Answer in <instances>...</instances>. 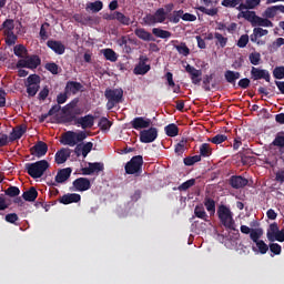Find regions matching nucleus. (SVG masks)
Segmentation results:
<instances>
[{
	"label": "nucleus",
	"mask_w": 284,
	"mask_h": 284,
	"mask_svg": "<svg viewBox=\"0 0 284 284\" xmlns=\"http://www.w3.org/2000/svg\"><path fill=\"white\" fill-rule=\"evenodd\" d=\"M134 36L144 42H154L155 39L153 34L146 31L144 28H138L134 30Z\"/></svg>",
	"instance_id": "nucleus-18"
},
{
	"label": "nucleus",
	"mask_w": 284,
	"mask_h": 284,
	"mask_svg": "<svg viewBox=\"0 0 284 284\" xmlns=\"http://www.w3.org/2000/svg\"><path fill=\"white\" fill-rule=\"evenodd\" d=\"M214 77H215V73L204 75V78H203L204 91H206V92L211 91L210 83L212 82V80H214Z\"/></svg>",
	"instance_id": "nucleus-49"
},
{
	"label": "nucleus",
	"mask_w": 284,
	"mask_h": 284,
	"mask_svg": "<svg viewBox=\"0 0 284 284\" xmlns=\"http://www.w3.org/2000/svg\"><path fill=\"white\" fill-rule=\"evenodd\" d=\"M50 28V23L45 22L41 26L39 30V37H41L42 41H47L49 39L48 29Z\"/></svg>",
	"instance_id": "nucleus-52"
},
{
	"label": "nucleus",
	"mask_w": 284,
	"mask_h": 284,
	"mask_svg": "<svg viewBox=\"0 0 284 284\" xmlns=\"http://www.w3.org/2000/svg\"><path fill=\"white\" fill-rule=\"evenodd\" d=\"M273 77L276 80H283L284 79V67H275L273 70Z\"/></svg>",
	"instance_id": "nucleus-62"
},
{
	"label": "nucleus",
	"mask_w": 284,
	"mask_h": 284,
	"mask_svg": "<svg viewBox=\"0 0 284 284\" xmlns=\"http://www.w3.org/2000/svg\"><path fill=\"white\" fill-rule=\"evenodd\" d=\"M91 181L88 178H78L72 182V186L70 187V191L72 192H84L88 190H91Z\"/></svg>",
	"instance_id": "nucleus-7"
},
{
	"label": "nucleus",
	"mask_w": 284,
	"mask_h": 284,
	"mask_svg": "<svg viewBox=\"0 0 284 284\" xmlns=\"http://www.w3.org/2000/svg\"><path fill=\"white\" fill-rule=\"evenodd\" d=\"M81 200H82V196L79 193H67V194H63L59 201L63 205H70L73 203H79L81 202Z\"/></svg>",
	"instance_id": "nucleus-16"
},
{
	"label": "nucleus",
	"mask_w": 284,
	"mask_h": 284,
	"mask_svg": "<svg viewBox=\"0 0 284 284\" xmlns=\"http://www.w3.org/2000/svg\"><path fill=\"white\" fill-rule=\"evenodd\" d=\"M158 138V129L150 128L149 130L140 131V142L143 144L153 143Z\"/></svg>",
	"instance_id": "nucleus-9"
},
{
	"label": "nucleus",
	"mask_w": 284,
	"mask_h": 284,
	"mask_svg": "<svg viewBox=\"0 0 284 284\" xmlns=\"http://www.w3.org/2000/svg\"><path fill=\"white\" fill-rule=\"evenodd\" d=\"M276 16H277V10H276V7L274 6L265 9V12L263 14V17H265L266 19H273Z\"/></svg>",
	"instance_id": "nucleus-63"
},
{
	"label": "nucleus",
	"mask_w": 284,
	"mask_h": 284,
	"mask_svg": "<svg viewBox=\"0 0 284 284\" xmlns=\"http://www.w3.org/2000/svg\"><path fill=\"white\" fill-rule=\"evenodd\" d=\"M73 170L71 168L62 169L55 174V183H65L72 175Z\"/></svg>",
	"instance_id": "nucleus-19"
},
{
	"label": "nucleus",
	"mask_w": 284,
	"mask_h": 284,
	"mask_svg": "<svg viewBox=\"0 0 284 284\" xmlns=\"http://www.w3.org/2000/svg\"><path fill=\"white\" fill-rule=\"evenodd\" d=\"M104 55V58L111 62H116L118 61V54L116 52L113 51V49L111 48H106V49H103L101 51Z\"/></svg>",
	"instance_id": "nucleus-37"
},
{
	"label": "nucleus",
	"mask_w": 284,
	"mask_h": 284,
	"mask_svg": "<svg viewBox=\"0 0 284 284\" xmlns=\"http://www.w3.org/2000/svg\"><path fill=\"white\" fill-rule=\"evenodd\" d=\"M143 155H134L130 162L125 163L124 171L126 175H140L143 173Z\"/></svg>",
	"instance_id": "nucleus-4"
},
{
	"label": "nucleus",
	"mask_w": 284,
	"mask_h": 284,
	"mask_svg": "<svg viewBox=\"0 0 284 284\" xmlns=\"http://www.w3.org/2000/svg\"><path fill=\"white\" fill-rule=\"evenodd\" d=\"M61 143L63 145L75 146L78 144L75 131H67L62 136Z\"/></svg>",
	"instance_id": "nucleus-21"
},
{
	"label": "nucleus",
	"mask_w": 284,
	"mask_h": 284,
	"mask_svg": "<svg viewBox=\"0 0 284 284\" xmlns=\"http://www.w3.org/2000/svg\"><path fill=\"white\" fill-rule=\"evenodd\" d=\"M93 150V143L92 142H87L85 144L81 143V152H82V158H87L88 154H90Z\"/></svg>",
	"instance_id": "nucleus-56"
},
{
	"label": "nucleus",
	"mask_w": 284,
	"mask_h": 284,
	"mask_svg": "<svg viewBox=\"0 0 284 284\" xmlns=\"http://www.w3.org/2000/svg\"><path fill=\"white\" fill-rule=\"evenodd\" d=\"M164 131H165L166 136H170V138L179 136V134H180L179 125H176L174 123L168 124L164 128Z\"/></svg>",
	"instance_id": "nucleus-30"
},
{
	"label": "nucleus",
	"mask_w": 284,
	"mask_h": 284,
	"mask_svg": "<svg viewBox=\"0 0 284 284\" xmlns=\"http://www.w3.org/2000/svg\"><path fill=\"white\" fill-rule=\"evenodd\" d=\"M174 48H175V50L178 51V53L180 55H183V57H189L190 55L191 50H190V48L187 47L186 43L182 42L179 45H175Z\"/></svg>",
	"instance_id": "nucleus-41"
},
{
	"label": "nucleus",
	"mask_w": 284,
	"mask_h": 284,
	"mask_svg": "<svg viewBox=\"0 0 284 284\" xmlns=\"http://www.w3.org/2000/svg\"><path fill=\"white\" fill-rule=\"evenodd\" d=\"M263 236V230L262 229H253L250 233V240L254 243L261 242V237Z\"/></svg>",
	"instance_id": "nucleus-43"
},
{
	"label": "nucleus",
	"mask_w": 284,
	"mask_h": 284,
	"mask_svg": "<svg viewBox=\"0 0 284 284\" xmlns=\"http://www.w3.org/2000/svg\"><path fill=\"white\" fill-rule=\"evenodd\" d=\"M248 61L254 67L260 65V63H261V53H258V52H251L248 54Z\"/></svg>",
	"instance_id": "nucleus-46"
},
{
	"label": "nucleus",
	"mask_w": 284,
	"mask_h": 284,
	"mask_svg": "<svg viewBox=\"0 0 284 284\" xmlns=\"http://www.w3.org/2000/svg\"><path fill=\"white\" fill-rule=\"evenodd\" d=\"M83 89V85L81 82L77 81H68L67 87H64V92H67L69 95H75L79 91Z\"/></svg>",
	"instance_id": "nucleus-20"
},
{
	"label": "nucleus",
	"mask_w": 284,
	"mask_h": 284,
	"mask_svg": "<svg viewBox=\"0 0 284 284\" xmlns=\"http://www.w3.org/2000/svg\"><path fill=\"white\" fill-rule=\"evenodd\" d=\"M250 74H251V80L253 81L265 80L266 83L271 82V74H270V71L267 70L253 67L251 68Z\"/></svg>",
	"instance_id": "nucleus-8"
},
{
	"label": "nucleus",
	"mask_w": 284,
	"mask_h": 284,
	"mask_svg": "<svg viewBox=\"0 0 284 284\" xmlns=\"http://www.w3.org/2000/svg\"><path fill=\"white\" fill-rule=\"evenodd\" d=\"M152 34L161 39H170L172 37L171 31L162 30L161 28H153Z\"/></svg>",
	"instance_id": "nucleus-35"
},
{
	"label": "nucleus",
	"mask_w": 284,
	"mask_h": 284,
	"mask_svg": "<svg viewBox=\"0 0 284 284\" xmlns=\"http://www.w3.org/2000/svg\"><path fill=\"white\" fill-rule=\"evenodd\" d=\"M38 190L34 186H30L29 190L21 195V199H24L26 202L32 203L38 199Z\"/></svg>",
	"instance_id": "nucleus-24"
},
{
	"label": "nucleus",
	"mask_w": 284,
	"mask_h": 284,
	"mask_svg": "<svg viewBox=\"0 0 284 284\" xmlns=\"http://www.w3.org/2000/svg\"><path fill=\"white\" fill-rule=\"evenodd\" d=\"M215 45L224 49L229 42V39L220 32H214Z\"/></svg>",
	"instance_id": "nucleus-32"
},
{
	"label": "nucleus",
	"mask_w": 284,
	"mask_h": 284,
	"mask_svg": "<svg viewBox=\"0 0 284 284\" xmlns=\"http://www.w3.org/2000/svg\"><path fill=\"white\" fill-rule=\"evenodd\" d=\"M149 61V58L146 55H140V62L134 67L133 73L138 75L146 74L152 67L150 64H146Z\"/></svg>",
	"instance_id": "nucleus-11"
},
{
	"label": "nucleus",
	"mask_w": 284,
	"mask_h": 284,
	"mask_svg": "<svg viewBox=\"0 0 284 284\" xmlns=\"http://www.w3.org/2000/svg\"><path fill=\"white\" fill-rule=\"evenodd\" d=\"M47 47H49L54 53L62 55L65 53V45L58 40L47 41Z\"/></svg>",
	"instance_id": "nucleus-17"
},
{
	"label": "nucleus",
	"mask_w": 284,
	"mask_h": 284,
	"mask_svg": "<svg viewBox=\"0 0 284 284\" xmlns=\"http://www.w3.org/2000/svg\"><path fill=\"white\" fill-rule=\"evenodd\" d=\"M227 140V136L225 134H216L213 136L210 142L214 145L223 144Z\"/></svg>",
	"instance_id": "nucleus-58"
},
{
	"label": "nucleus",
	"mask_w": 284,
	"mask_h": 284,
	"mask_svg": "<svg viewBox=\"0 0 284 284\" xmlns=\"http://www.w3.org/2000/svg\"><path fill=\"white\" fill-rule=\"evenodd\" d=\"M248 183L250 181L241 175H232L229 180V184L233 190L244 189Z\"/></svg>",
	"instance_id": "nucleus-13"
},
{
	"label": "nucleus",
	"mask_w": 284,
	"mask_h": 284,
	"mask_svg": "<svg viewBox=\"0 0 284 284\" xmlns=\"http://www.w3.org/2000/svg\"><path fill=\"white\" fill-rule=\"evenodd\" d=\"M196 184V179L192 178L186 180L182 185L178 186L179 191H187Z\"/></svg>",
	"instance_id": "nucleus-53"
},
{
	"label": "nucleus",
	"mask_w": 284,
	"mask_h": 284,
	"mask_svg": "<svg viewBox=\"0 0 284 284\" xmlns=\"http://www.w3.org/2000/svg\"><path fill=\"white\" fill-rule=\"evenodd\" d=\"M27 132L26 125H19L12 132L10 133V142H14L17 140H20L24 133Z\"/></svg>",
	"instance_id": "nucleus-26"
},
{
	"label": "nucleus",
	"mask_w": 284,
	"mask_h": 284,
	"mask_svg": "<svg viewBox=\"0 0 284 284\" xmlns=\"http://www.w3.org/2000/svg\"><path fill=\"white\" fill-rule=\"evenodd\" d=\"M44 68L51 74H59V65L55 62H47Z\"/></svg>",
	"instance_id": "nucleus-59"
},
{
	"label": "nucleus",
	"mask_w": 284,
	"mask_h": 284,
	"mask_svg": "<svg viewBox=\"0 0 284 284\" xmlns=\"http://www.w3.org/2000/svg\"><path fill=\"white\" fill-rule=\"evenodd\" d=\"M261 4V0H245L236 8L237 11L253 10Z\"/></svg>",
	"instance_id": "nucleus-25"
},
{
	"label": "nucleus",
	"mask_w": 284,
	"mask_h": 284,
	"mask_svg": "<svg viewBox=\"0 0 284 284\" xmlns=\"http://www.w3.org/2000/svg\"><path fill=\"white\" fill-rule=\"evenodd\" d=\"M115 21L120 22L124 27H129L131 24V18L123 14L121 11H115Z\"/></svg>",
	"instance_id": "nucleus-33"
},
{
	"label": "nucleus",
	"mask_w": 284,
	"mask_h": 284,
	"mask_svg": "<svg viewBox=\"0 0 284 284\" xmlns=\"http://www.w3.org/2000/svg\"><path fill=\"white\" fill-rule=\"evenodd\" d=\"M168 19V13L164 8H160L155 13H149L143 17V23L148 27L156 26L158 23H163Z\"/></svg>",
	"instance_id": "nucleus-5"
},
{
	"label": "nucleus",
	"mask_w": 284,
	"mask_h": 284,
	"mask_svg": "<svg viewBox=\"0 0 284 284\" xmlns=\"http://www.w3.org/2000/svg\"><path fill=\"white\" fill-rule=\"evenodd\" d=\"M186 73L191 77V81L194 85H197L202 81V71L192 67L191 64H186L185 67Z\"/></svg>",
	"instance_id": "nucleus-14"
},
{
	"label": "nucleus",
	"mask_w": 284,
	"mask_h": 284,
	"mask_svg": "<svg viewBox=\"0 0 284 284\" xmlns=\"http://www.w3.org/2000/svg\"><path fill=\"white\" fill-rule=\"evenodd\" d=\"M212 154V150L209 143H203L200 146V155L201 158H209Z\"/></svg>",
	"instance_id": "nucleus-47"
},
{
	"label": "nucleus",
	"mask_w": 284,
	"mask_h": 284,
	"mask_svg": "<svg viewBox=\"0 0 284 284\" xmlns=\"http://www.w3.org/2000/svg\"><path fill=\"white\" fill-rule=\"evenodd\" d=\"M204 206H205L206 212H209L211 215L215 214V212H216V202L214 200L206 196L204 199Z\"/></svg>",
	"instance_id": "nucleus-31"
},
{
	"label": "nucleus",
	"mask_w": 284,
	"mask_h": 284,
	"mask_svg": "<svg viewBox=\"0 0 284 284\" xmlns=\"http://www.w3.org/2000/svg\"><path fill=\"white\" fill-rule=\"evenodd\" d=\"M14 54L19 59H24L29 54V52L23 44H18L14 47Z\"/></svg>",
	"instance_id": "nucleus-39"
},
{
	"label": "nucleus",
	"mask_w": 284,
	"mask_h": 284,
	"mask_svg": "<svg viewBox=\"0 0 284 284\" xmlns=\"http://www.w3.org/2000/svg\"><path fill=\"white\" fill-rule=\"evenodd\" d=\"M20 194H21V191H20V187H18V186H9L6 190V195L11 199L19 196Z\"/></svg>",
	"instance_id": "nucleus-48"
},
{
	"label": "nucleus",
	"mask_w": 284,
	"mask_h": 284,
	"mask_svg": "<svg viewBox=\"0 0 284 284\" xmlns=\"http://www.w3.org/2000/svg\"><path fill=\"white\" fill-rule=\"evenodd\" d=\"M69 158H70V150L62 148L61 150L58 151V153H55L54 161L60 165V164H64Z\"/></svg>",
	"instance_id": "nucleus-22"
},
{
	"label": "nucleus",
	"mask_w": 284,
	"mask_h": 284,
	"mask_svg": "<svg viewBox=\"0 0 284 284\" xmlns=\"http://www.w3.org/2000/svg\"><path fill=\"white\" fill-rule=\"evenodd\" d=\"M194 215L196 219H200L202 221H205V222H209V215L205 211V207H203L202 204L200 205H196L195 209H194Z\"/></svg>",
	"instance_id": "nucleus-28"
},
{
	"label": "nucleus",
	"mask_w": 284,
	"mask_h": 284,
	"mask_svg": "<svg viewBox=\"0 0 284 284\" xmlns=\"http://www.w3.org/2000/svg\"><path fill=\"white\" fill-rule=\"evenodd\" d=\"M95 118L92 114L80 116L77 119L75 124L80 125L82 130L92 129Z\"/></svg>",
	"instance_id": "nucleus-15"
},
{
	"label": "nucleus",
	"mask_w": 284,
	"mask_h": 284,
	"mask_svg": "<svg viewBox=\"0 0 284 284\" xmlns=\"http://www.w3.org/2000/svg\"><path fill=\"white\" fill-rule=\"evenodd\" d=\"M242 2H243V0H222L221 6H223L225 8H231V9L236 8L237 9V7L242 4Z\"/></svg>",
	"instance_id": "nucleus-45"
},
{
	"label": "nucleus",
	"mask_w": 284,
	"mask_h": 284,
	"mask_svg": "<svg viewBox=\"0 0 284 284\" xmlns=\"http://www.w3.org/2000/svg\"><path fill=\"white\" fill-rule=\"evenodd\" d=\"M104 98L108 100L106 109L112 110L118 104L123 102V90L122 88H116V89L106 88L104 91Z\"/></svg>",
	"instance_id": "nucleus-3"
},
{
	"label": "nucleus",
	"mask_w": 284,
	"mask_h": 284,
	"mask_svg": "<svg viewBox=\"0 0 284 284\" xmlns=\"http://www.w3.org/2000/svg\"><path fill=\"white\" fill-rule=\"evenodd\" d=\"M183 17V9L174 10L173 13L166 16V19L171 23H179Z\"/></svg>",
	"instance_id": "nucleus-29"
},
{
	"label": "nucleus",
	"mask_w": 284,
	"mask_h": 284,
	"mask_svg": "<svg viewBox=\"0 0 284 284\" xmlns=\"http://www.w3.org/2000/svg\"><path fill=\"white\" fill-rule=\"evenodd\" d=\"M217 215L221 224L224 226L226 230L231 231H237L235 229V221L233 219V213L232 211L224 204H221L217 209Z\"/></svg>",
	"instance_id": "nucleus-2"
},
{
	"label": "nucleus",
	"mask_w": 284,
	"mask_h": 284,
	"mask_svg": "<svg viewBox=\"0 0 284 284\" xmlns=\"http://www.w3.org/2000/svg\"><path fill=\"white\" fill-rule=\"evenodd\" d=\"M27 93L29 98H33L36 94H38L40 90V85H27Z\"/></svg>",
	"instance_id": "nucleus-64"
},
{
	"label": "nucleus",
	"mask_w": 284,
	"mask_h": 284,
	"mask_svg": "<svg viewBox=\"0 0 284 284\" xmlns=\"http://www.w3.org/2000/svg\"><path fill=\"white\" fill-rule=\"evenodd\" d=\"M102 9L103 2L101 0H97L87 4V10H90L93 13H99Z\"/></svg>",
	"instance_id": "nucleus-34"
},
{
	"label": "nucleus",
	"mask_w": 284,
	"mask_h": 284,
	"mask_svg": "<svg viewBox=\"0 0 284 284\" xmlns=\"http://www.w3.org/2000/svg\"><path fill=\"white\" fill-rule=\"evenodd\" d=\"M61 121L62 123H71L73 121H78L75 114H73V112H69V113H64L62 116H61Z\"/></svg>",
	"instance_id": "nucleus-61"
},
{
	"label": "nucleus",
	"mask_w": 284,
	"mask_h": 284,
	"mask_svg": "<svg viewBox=\"0 0 284 284\" xmlns=\"http://www.w3.org/2000/svg\"><path fill=\"white\" fill-rule=\"evenodd\" d=\"M268 229L271 230V232L266 233V237H267L268 242H274L273 234L281 232L278 230V224L273 223V224H271V226H268Z\"/></svg>",
	"instance_id": "nucleus-54"
},
{
	"label": "nucleus",
	"mask_w": 284,
	"mask_h": 284,
	"mask_svg": "<svg viewBox=\"0 0 284 284\" xmlns=\"http://www.w3.org/2000/svg\"><path fill=\"white\" fill-rule=\"evenodd\" d=\"M268 34V30H264L262 28H254L253 34L250 36V41L256 44H261L258 38L266 37Z\"/></svg>",
	"instance_id": "nucleus-23"
},
{
	"label": "nucleus",
	"mask_w": 284,
	"mask_h": 284,
	"mask_svg": "<svg viewBox=\"0 0 284 284\" xmlns=\"http://www.w3.org/2000/svg\"><path fill=\"white\" fill-rule=\"evenodd\" d=\"M89 168L91 172L94 173H100L104 170V165L102 162H89Z\"/></svg>",
	"instance_id": "nucleus-50"
},
{
	"label": "nucleus",
	"mask_w": 284,
	"mask_h": 284,
	"mask_svg": "<svg viewBox=\"0 0 284 284\" xmlns=\"http://www.w3.org/2000/svg\"><path fill=\"white\" fill-rule=\"evenodd\" d=\"M41 65V58L39 55H26L17 62V68H28L30 70L38 69Z\"/></svg>",
	"instance_id": "nucleus-6"
},
{
	"label": "nucleus",
	"mask_w": 284,
	"mask_h": 284,
	"mask_svg": "<svg viewBox=\"0 0 284 284\" xmlns=\"http://www.w3.org/2000/svg\"><path fill=\"white\" fill-rule=\"evenodd\" d=\"M14 28H16V26H14V20L13 19H7L1 24V30H3V33L13 32Z\"/></svg>",
	"instance_id": "nucleus-38"
},
{
	"label": "nucleus",
	"mask_w": 284,
	"mask_h": 284,
	"mask_svg": "<svg viewBox=\"0 0 284 284\" xmlns=\"http://www.w3.org/2000/svg\"><path fill=\"white\" fill-rule=\"evenodd\" d=\"M49 146L43 141H38L34 146L30 148V154L37 156L38 159L47 155Z\"/></svg>",
	"instance_id": "nucleus-12"
},
{
	"label": "nucleus",
	"mask_w": 284,
	"mask_h": 284,
	"mask_svg": "<svg viewBox=\"0 0 284 284\" xmlns=\"http://www.w3.org/2000/svg\"><path fill=\"white\" fill-rule=\"evenodd\" d=\"M244 18L246 21H248L251 23V26H253L256 21V19H258L260 16L255 14V11H251V10H246L243 11L241 10V13L239 14V18Z\"/></svg>",
	"instance_id": "nucleus-27"
},
{
	"label": "nucleus",
	"mask_w": 284,
	"mask_h": 284,
	"mask_svg": "<svg viewBox=\"0 0 284 284\" xmlns=\"http://www.w3.org/2000/svg\"><path fill=\"white\" fill-rule=\"evenodd\" d=\"M41 83V78L38 74H30L27 78V83L26 85H40Z\"/></svg>",
	"instance_id": "nucleus-51"
},
{
	"label": "nucleus",
	"mask_w": 284,
	"mask_h": 284,
	"mask_svg": "<svg viewBox=\"0 0 284 284\" xmlns=\"http://www.w3.org/2000/svg\"><path fill=\"white\" fill-rule=\"evenodd\" d=\"M272 145L277 148H284V131L276 133L275 139L272 142Z\"/></svg>",
	"instance_id": "nucleus-42"
},
{
	"label": "nucleus",
	"mask_w": 284,
	"mask_h": 284,
	"mask_svg": "<svg viewBox=\"0 0 284 284\" xmlns=\"http://www.w3.org/2000/svg\"><path fill=\"white\" fill-rule=\"evenodd\" d=\"M253 27H263V28H273V23L271 20H268L267 18H262L258 17L256 18V20L254 21V24H252Z\"/></svg>",
	"instance_id": "nucleus-36"
},
{
	"label": "nucleus",
	"mask_w": 284,
	"mask_h": 284,
	"mask_svg": "<svg viewBox=\"0 0 284 284\" xmlns=\"http://www.w3.org/2000/svg\"><path fill=\"white\" fill-rule=\"evenodd\" d=\"M3 36L7 37L6 43L8 45H13L17 42L18 37L14 34V32H3Z\"/></svg>",
	"instance_id": "nucleus-60"
},
{
	"label": "nucleus",
	"mask_w": 284,
	"mask_h": 284,
	"mask_svg": "<svg viewBox=\"0 0 284 284\" xmlns=\"http://www.w3.org/2000/svg\"><path fill=\"white\" fill-rule=\"evenodd\" d=\"M49 168H50V163L47 160H41L38 162L26 164V171L28 175H30V178L34 180L41 179Z\"/></svg>",
	"instance_id": "nucleus-1"
},
{
	"label": "nucleus",
	"mask_w": 284,
	"mask_h": 284,
	"mask_svg": "<svg viewBox=\"0 0 284 284\" xmlns=\"http://www.w3.org/2000/svg\"><path fill=\"white\" fill-rule=\"evenodd\" d=\"M130 124L133 130H145L152 125V120L145 116H135Z\"/></svg>",
	"instance_id": "nucleus-10"
},
{
	"label": "nucleus",
	"mask_w": 284,
	"mask_h": 284,
	"mask_svg": "<svg viewBox=\"0 0 284 284\" xmlns=\"http://www.w3.org/2000/svg\"><path fill=\"white\" fill-rule=\"evenodd\" d=\"M98 126L102 131H109L112 126V122L108 118L102 116L99 120Z\"/></svg>",
	"instance_id": "nucleus-40"
},
{
	"label": "nucleus",
	"mask_w": 284,
	"mask_h": 284,
	"mask_svg": "<svg viewBox=\"0 0 284 284\" xmlns=\"http://www.w3.org/2000/svg\"><path fill=\"white\" fill-rule=\"evenodd\" d=\"M197 11H201L203 14L210 16V17H215L219 13V9L217 8H213V9H206L205 7H197L196 8Z\"/></svg>",
	"instance_id": "nucleus-55"
},
{
	"label": "nucleus",
	"mask_w": 284,
	"mask_h": 284,
	"mask_svg": "<svg viewBox=\"0 0 284 284\" xmlns=\"http://www.w3.org/2000/svg\"><path fill=\"white\" fill-rule=\"evenodd\" d=\"M185 145H187V140H180V142L174 148V152L178 155H182L187 150Z\"/></svg>",
	"instance_id": "nucleus-44"
},
{
	"label": "nucleus",
	"mask_w": 284,
	"mask_h": 284,
	"mask_svg": "<svg viewBox=\"0 0 284 284\" xmlns=\"http://www.w3.org/2000/svg\"><path fill=\"white\" fill-rule=\"evenodd\" d=\"M201 161V155H193L184 158L185 166H193L195 163Z\"/></svg>",
	"instance_id": "nucleus-57"
}]
</instances>
